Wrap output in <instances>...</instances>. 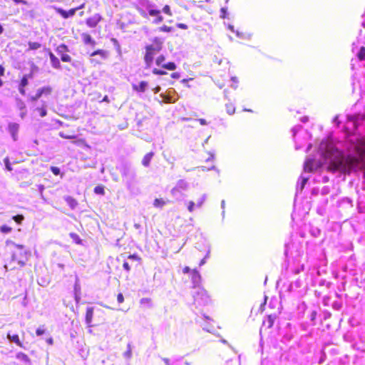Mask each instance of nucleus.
<instances>
[{
  "label": "nucleus",
  "mask_w": 365,
  "mask_h": 365,
  "mask_svg": "<svg viewBox=\"0 0 365 365\" xmlns=\"http://www.w3.org/2000/svg\"><path fill=\"white\" fill-rule=\"evenodd\" d=\"M13 219L15 222H16L17 223L20 224L23 220L24 219V216L21 215H17L16 216H14L13 217Z\"/></svg>",
  "instance_id": "a19ab883"
},
{
  "label": "nucleus",
  "mask_w": 365,
  "mask_h": 365,
  "mask_svg": "<svg viewBox=\"0 0 365 365\" xmlns=\"http://www.w3.org/2000/svg\"><path fill=\"white\" fill-rule=\"evenodd\" d=\"M96 55L101 56L102 58H106L107 57V52L103 50H98L91 53V56H95Z\"/></svg>",
  "instance_id": "bb28decb"
},
{
  "label": "nucleus",
  "mask_w": 365,
  "mask_h": 365,
  "mask_svg": "<svg viewBox=\"0 0 365 365\" xmlns=\"http://www.w3.org/2000/svg\"><path fill=\"white\" fill-rule=\"evenodd\" d=\"M196 205L195 204L194 202L192 201H190L188 202V205H187V210L190 212H192L194 211V208H195V206Z\"/></svg>",
  "instance_id": "49530a36"
},
{
  "label": "nucleus",
  "mask_w": 365,
  "mask_h": 365,
  "mask_svg": "<svg viewBox=\"0 0 365 365\" xmlns=\"http://www.w3.org/2000/svg\"><path fill=\"white\" fill-rule=\"evenodd\" d=\"M152 72H153V74H155V75H165V74H167L166 71H165L163 70H160V69H158V68H153Z\"/></svg>",
  "instance_id": "58836bf2"
},
{
  "label": "nucleus",
  "mask_w": 365,
  "mask_h": 365,
  "mask_svg": "<svg viewBox=\"0 0 365 365\" xmlns=\"http://www.w3.org/2000/svg\"><path fill=\"white\" fill-rule=\"evenodd\" d=\"M61 58L63 62H70L71 61V56L68 54L62 53L61 56Z\"/></svg>",
  "instance_id": "ea45409f"
},
{
  "label": "nucleus",
  "mask_w": 365,
  "mask_h": 365,
  "mask_svg": "<svg viewBox=\"0 0 365 365\" xmlns=\"http://www.w3.org/2000/svg\"><path fill=\"white\" fill-rule=\"evenodd\" d=\"M117 300L118 303H122L124 301V297L122 294H118L117 297Z\"/></svg>",
  "instance_id": "052dcab7"
},
{
  "label": "nucleus",
  "mask_w": 365,
  "mask_h": 365,
  "mask_svg": "<svg viewBox=\"0 0 365 365\" xmlns=\"http://www.w3.org/2000/svg\"><path fill=\"white\" fill-rule=\"evenodd\" d=\"M138 11L141 16H143V18H148V12L147 13L145 9L139 8L138 9Z\"/></svg>",
  "instance_id": "09e8293b"
},
{
  "label": "nucleus",
  "mask_w": 365,
  "mask_h": 365,
  "mask_svg": "<svg viewBox=\"0 0 365 365\" xmlns=\"http://www.w3.org/2000/svg\"><path fill=\"white\" fill-rule=\"evenodd\" d=\"M36 110L39 111L40 115L41 117H44L47 114L46 110L43 106L41 108H37Z\"/></svg>",
  "instance_id": "de8ad7c7"
},
{
  "label": "nucleus",
  "mask_w": 365,
  "mask_h": 365,
  "mask_svg": "<svg viewBox=\"0 0 365 365\" xmlns=\"http://www.w3.org/2000/svg\"><path fill=\"white\" fill-rule=\"evenodd\" d=\"M154 156V153L153 152H150L148 153H147L143 158L142 160V165L144 166V167H149L150 164V162L153 159Z\"/></svg>",
  "instance_id": "f3484780"
},
{
  "label": "nucleus",
  "mask_w": 365,
  "mask_h": 365,
  "mask_svg": "<svg viewBox=\"0 0 365 365\" xmlns=\"http://www.w3.org/2000/svg\"><path fill=\"white\" fill-rule=\"evenodd\" d=\"M162 68L169 71H174L176 68V65L173 62H170L162 65Z\"/></svg>",
  "instance_id": "393cba45"
},
{
  "label": "nucleus",
  "mask_w": 365,
  "mask_h": 365,
  "mask_svg": "<svg viewBox=\"0 0 365 365\" xmlns=\"http://www.w3.org/2000/svg\"><path fill=\"white\" fill-rule=\"evenodd\" d=\"M300 129H302L301 125H297V126L294 127L292 130V131L293 133V136H295L297 132H298Z\"/></svg>",
  "instance_id": "5fc2aeb1"
},
{
  "label": "nucleus",
  "mask_w": 365,
  "mask_h": 365,
  "mask_svg": "<svg viewBox=\"0 0 365 365\" xmlns=\"http://www.w3.org/2000/svg\"><path fill=\"white\" fill-rule=\"evenodd\" d=\"M93 316V308L87 307L86 314V322L88 326H91L92 319Z\"/></svg>",
  "instance_id": "412c9836"
},
{
  "label": "nucleus",
  "mask_w": 365,
  "mask_h": 365,
  "mask_svg": "<svg viewBox=\"0 0 365 365\" xmlns=\"http://www.w3.org/2000/svg\"><path fill=\"white\" fill-rule=\"evenodd\" d=\"M94 192L97 195H103L105 194V191H104V187L102 186V185H98V186H96L95 188H94Z\"/></svg>",
  "instance_id": "c85d7f7f"
},
{
  "label": "nucleus",
  "mask_w": 365,
  "mask_h": 365,
  "mask_svg": "<svg viewBox=\"0 0 365 365\" xmlns=\"http://www.w3.org/2000/svg\"><path fill=\"white\" fill-rule=\"evenodd\" d=\"M300 179H301V182H298L297 185V194L300 191L302 192L307 183V182L309 180V177H306L303 175H301L300 177Z\"/></svg>",
  "instance_id": "ddd939ff"
},
{
  "label": "nucleus",
  "mask_w": 365,
  "mask_h": 365,
  "mask_svg": "<svg viewBox=\"0 0 365 365\" xmlns=\"http://www.w3.org/2000/svg\"><path fill=\"white\" fill-rule=\"evenodd\" d=\"M81 38L85 44H89L92 46H94L96 44V41L88 34L83 33L81 34Z\"/></svg>",
  "instance_id": "6ab92c4d"
},
{
  "label": "nucleus",
  "mask_w": 365,
  "mask_h": 365,
  "mask_svg": "<svg viewBox=\"0 0 365 365\" xmlns=\"http://www.w3.org/2000/svg\"><path fill=\"white\" fill-rule=\"evenodd\" d=\"M148 82L146 81H141L139 85H133V89L138 92L143 93L145 91V90L148 88Z\"/></svg>",
  "instance_id": "2eb2a0df"
},
{
  "label": "nucleus",
  "mask_w": 365,
  "mask_h": 365,
  "mask_svg": "<svg viewBox=\"0 0 365 365\" xmlns=\"http://www.w3.org/2000/svg\"><path fill=\"white\" fill-rule=\"evenodd\" d=\"M267 322H268V327H271L273 325L274 320L271 316H269Z\"/></svg>",
  "instance_id": "680f3d73"
},
{
  "label": "nucleus",
  "mask_w": 365,
  "mask_h": 365,
  "mask_svg": "<svg viewBox=\"0 0 365 365\" xmlns=\"http://www.w3.org/2000/svg\"><path fill=\"white\" fill-rule=\"evenodd\" d=\"M165 56L163 55H160L156 58L155 63L157 66L162 67V65L164 64L163 62L165 61Z\"/></svg>",
  "instance_id": "473e14b6"
},
{
  "label": "nucleus",
  "mask_w": 365,
  "mask_h": 365,
  "mask_svg": "<svg viewBox=\"0 0 365 365\" xmlns=\"http://www.w3.org/2000/svg\"><path fill=\"white\" fill-rule=\"evenodd\" d=\"M348 120L353 123L355 128L365 121V114H356L354 115H348Z\"/></svg>",
  "instance_id": "6e6552de"
},
{
  "label": "nucleus",
  "mask_w": 365,
  "mask_h": 365,
  "mask_svg": "<svg viewBox=\"0 0 365 365\" xmlns=\"http://www.w3.org/2000/svg\"><path fill=\"white\" fill-rule=\"evenodd\" d=\"M201 280H202V277H201V275L199 273V272L195 269H192V271H191V282L192 283L193 288H195L196 289L198 287H201L200 286V283H201Z\"/></svg>",
  "instance_id": "1a4fd4ad"
},
{
  "label": "nucleus",
  "mask_w": 365,
  "mask_h": 365,
  "mask_svg": "<svg viewBox=\"0 0 365 365\" xmlns=\"http://www.w3.org/2000/svg\"><path fill=\"white\" fill-rule=\"evenodd\" d=\"M41 47V44L38 42H29V49L30 50H37Z\"/></svg>",
  "instance_id": "c756f323"
},
{
  "label": "nucleus",
  "mask_w": 365,
  "mask_h": 365,
  "mask_svg": "<svg viewBox=\"0 0 365 365\" xmlns=\"http://www.w3.org/2000/svg\"><path fill=\"white\" fill-rule=\"evenodd\" d=\"M358 58L360 61L365 59V47H361L357 54Z\"/></svg>",
  "instance_id": "2f4dec72"
},
{
  "label": "nucleus",
  "mask_w": 365,
  "mask_h": 365,
  "mask_svg": "<svg viewBox=\"0 0 365 365\" xmlns=\"http://www.w3.org/2000/svg\"><path fill=\"white\" fill-rule=\"evenodd\" d=\"M123 267L124 269H125L127 272H129L130 270V267L128 262H124Z\"/></svg>",
  "instance_id": "bf43d9fd"
},
{
  "label": "nucleus",
  "mask_w": 365,
  "mask_h": 365,
  "mask_svg": "<svg viewBox=\"0 0 365 365\" xmlns=\"http://www.w3.org/2000/svg\"><path fill=\"white\" fill-rule=\"evenodd\" d=\"M74 292L75 293H81V287H80L78 279H76L75 285H74Z\"/></svg>",
  "instance_id": "8fccbe9b"
},
{
  "label": "nucleus",
  "mask_w": 365,
  "mask_h": 365,
  "mask_svg": "<svg viewBox=\"0 0 365 365\" xmlns=\"http://www.w3.org/2000/svg\"><path fill=\"white\" fill-rule=\"evenodd\" d=\"M32 75L31 73L29 75H24L21 81L20 86L21 87H25L29 83V78H31Z\"/></svg>",
  "instance_id": "b1692460"
},
{
  "label": "nucleus",
  "mask_w": 365,
  "mask_h": 365,
  "mask_svg": "<svg viewBox=\"0 0 365 365\" xmlns=\"http://www.w3.org/2000/svg\"><path fill=\"white\" fill-rule=\"evenodd\" d=\"M226 111L229 115H232L235 111V108L232 104H226Z\"/></svg>",
  "instance_id": "72a5a7b5"
},
{
  "label": "nucleus",
  "mask_w": 365,
  "mask_h": 365,
  "mask_svg": "<svg viewBox=\"0 0 365 365\" xmlns=\"http://www.w3.org/2000/svg\"><path fill=\"white\" fill-rule=\"evenodd\" d=\"M16 357L17 359L23 361L27 365H30L31 361L29 357L24 353L19 352L16 354Z\"/></svg>",
  "instance_id": "aec40b11"
},
{
  "label": "nucleus",
  "mask_w": 365,
  "mask_h": 365,
  "mask_svg": "<svg viewBox=\"0 0 365 365\" xmlns=\"http://www.w3.org/2000/svg\"><path fill=\"white\" fill-rule=\"evenodd\" d=\"M188 189V183L185 180H179L175 186L171 190L172 195L177 200L182 197V191Z\"/></svg>",
  "instance_id": "39448f33"
},
{
  "label": "nucleus",
  "mask_w": 365,
  "mask_h": 365,
  "mask_svg": "<svg viewBox=\"0 0 365 365\" xmlns=\"http://www.w3.org/2000/svg\"><path fill=\"white\" fill-rule=\"evenodd\" d=\"M7 338L10 341L15 343L16 345L21 347L23 346L21 342L19 340V337L17 334L11 335L10 333H9L7 334Z\"/></svg>",
  "instance_id": "5701e85b"
},
{
  "label": "nucleus",
  "mask_w": 365,
  "mask_h": 365,
  "mask_svg": "<svg viewBox=\"0 0 365 365\" xmlns=\"http://www.w3.org/2000/svg\"><path fill=\"white\" fill-rule=\"evenodd\" d=\"M171 92H175L174 90L173 91H169V93L168 94H164V93H161L160 95V96L163 98V101L166 103H174L175 101V99H173V97L171 96L170 95V93Z\"/></svg>",
  "instance_id": "4be33fe9"
},
{
  "label": "nucleus",
  "mask_w": 365,
  "mask_h": 365,
  "mask_svg": "<svg viewBox=\"0 0 365 365\" xmlns=\"http://www.w3.org/2000/svg\"><path fill=\"white\" fill-rule=\"evenodd\" d=\"M176 26L178 28L181 29H187V26L182 23H178L176 24Z\"/></svg>",
  "instance_id": "4d7b16f0"
},
{
  "label": "nucleus",
  "mask_w": 365,
  "mask_h": 365,
  "mask_svg": "<svg viewBox=\"0 0 365 365\" xmlns=\"http://www.w3.org/2000/svg\"><path fill=\"white\" fill-rule=\"evenodd\" d=\"M68 51V47L67 46L64 45V44H61L60 45L58 48H57V51L58 53H63L64 51Z\"/></svg>",
  "instance_id": "a18cd8bd"
},
{
  "label": "nucleus",
  "mask_w": 365,
  "mask_h": 365,
  "mask_svg": "<svg viewBox=\"0 0 365 365\" xmlns=\"http://www.w3.org/2000/svg\"><path fill=\"white\" fill-rule=\"evenodd\" d=\"M163 12H164L165 14H168V16H172L173 14L171 12V10H170V7L168 6V5H165L163 8Z\"/></svg>",
  "instance_id": "79ce46f5"
},
{
  "label": "nucleus",
  "mask_w": 365,
  "mask_h": 365,
  "mask_svg": "<svg viewBox=\"0 0 365 365\" xmlns=\"http://www.w3.org/2000/svg\"><path fill=\"white\" fill-rule=\"evenodd\" d=\"M236 35L237 37L244 39H250L251 38V36L250 34H246L238 31H236Z\"/></svg>",
  "instance_id": "f704fd0d"
},
{
  "label": "nucleus",
  "mask_w": 365,
  "mask_h": 365,
  "mask_svg": "<svg viewBox=\"0 0 365 365\" xmlns=\"http://www.w3.org/2000/svg\"><path fill=\"white\" fill-rule=\"evenodd\" d=\"M163 44V40L162 38L154 37L152 39V43L145 46L144 61L146 68H150L153 62L154 56L161 51Z\"/></svg>",
  "instance_id": "f257e3e1"
},
{
  "label": "nucleus",
  "mask_w": 365,
  "mask_h": 365,
  "mask_svg": "<svg viewBox=\"0 0 365 365\" xmlns=\"http://www.w3.org/2000/svg\"><path fill=\"white\" fill-rule=\"evenodd\" d=\"M321 166L320 163L316 161L314 159L308 158L304 164V171L305 173H311L317 170Z\"/></svg>",
  "instance_id": "0eeeda50"
},
{
  "label": "nucleus",
  "mask_w": 365,
  "mask_h": 365,
  "mask_svg": "<svg viewBox=\"0 0 365 365\" xmlns=\"http://www.w3.org/2000/svg\"><path fill=\"white\" fill-rule=\"evenodd\" d=\"M165 205V202L162 199H155L153 205L156 207H161Z\"/></svg>",
  "instance_id": "c9c22d12"
},
{
  "label": "nucleus",
  "mask_w": 365,
  "mask_h": 365,
  "mask_svg": "<svg viewBox=\"0 0 365 365\" xmlns=\"http://www.w3.org/2000/svg\"><path fill=\"white\" fill-rule=\"evenodd\" d=\"M221 17L225 19L226 18V14H227V9L226 8H222L221 10Z\"/></svg>",
  "instance_id": "13d9d810"
},
{
  "label": "nucleus",
  "mask_w": 365,
  "mask_h": 365,
  "mask_svg": "<svg viewBox=\"0 0 365 365\" xmlns=\"http://www.w3.org/2000/svg\"><path fill=\"white\" fill-rule=\"evenodd\" d=\"M36 333L37 336H41L45 333V329H43V327H40L36 329Z\"/></svg>",
  "instance_id": "864d4df0"
},
{
  "label": "nucleus",
  "mask_w": 365,
  "mask_h": 365,
  "mask_svg": "<svg viewBox=\"0 0 365 365\" xmlns=\"http://www.w3.org/2000/svg\"><path fill=\"white\" fill-rule=\"evenodd\" d=\"M160 14V11L158 9H156L155 8H153L150 11H148V14L151 16H157L158 14Z\"/></svg>",
  "instance_id": "4c0bfd02"
},
{
  "label": "nucleus",
  "mask_w": 365,
  "mask_h": 365,
  "mask_svg": "<svg viewBox=\"0 0 365 365\" xmlns=\"http://www.w3.org/2000/svg\"><path fill=\"white\" fill-rule=\"evenodd\" d=\"M120 174L128 189H130L135 178V172L130 163H125L120 169Z\"/></svg>",
  "instance_id": "7ed1b4c3"
},
{
  "label": "nucleus",
  "mask_w": 365,
  "mask_h": 365,
  "mask_svg": "<svg viewBox=\"0 0 365 365\" xmlns=\"http://www.w3.org/2000/svg\"><path fill=\"white\" fill-rule=\"evenodd\" d=\"M51 93V88L50 87H43L37 90L35 96L31 97V101H36L40 98L43 94L49 95Z\"/></svg>",
  "instance_id": "9d476101"
},
{
  "label": "nucleus",
  "mask_w": 365,
  "mask_h": 365,
  "mask_svg": "<svg viewBox=\"0 0 365 365\" xmlns=\"http://www.w3.org/2000/svg\"><path fill=\"white\" fill-rule=\"evenodd\" d=\"M9 132L10 133L12 139L16 141L18 139V132L19 130V125L16 123H10L9 124Z\"/></svg>",
  "instance_id": "9b49d317"
},
{
  "label": "nucleus",
  "mask_w": 365,
  "mask_h": 365,
  "mask_svg": "<svg viewBox=\"0 0 365 365\" xmlns=\"http://www.w3.org/2000/svg\"><path fill=\"white\" fill-rule=\"evenodd\" d=\"M163 21V17L160 14L155 17V19L153 21V23L155 24H158Z\"/></svg>",
  "instance_id": "c03bdc74"
},
{
  "label": "nucleus",
  "mask_w": 365,
  "mask_h": 365,
  "mask_svg": "<svg viewBox=\"0 0 365 365\" xmlns=\"http://www.w3.org/2000/svg\"><path fill=\"white\" fill-rule=\"evenodd\" d=\"M201 326L202 327L203 330L207 331L208 332L211 331V330L210 329V327L208 325H207V324H205V325L201 324Z\"/></svg>",
  "instance_id": "338daca9"
},
{
  "label": "nucleus",
  "mask_w": 365,
  "mask_h": 365,
  "mask_svg": "<svg viewBox=\"0 0 365 365\" xmlns=\"http://www.w3.org/2000/svg\"><path fill=\"white\" fill-rule=\"evenodd\" d=\"M206 198L207 195L205 194L202 195L201 197L197 200L196 207L200 208L202 206L205 201L206 200Z\"/></svg>",
  "instance_id": "7c9ffc66"
},
{
  "label": "nucleus",
  "mask_w": 365,
  "mask_h": 365,
  "mask_svg": "<svg viewBox=\"0 0 365 365\" xmlns=\"http://www.w3.org/2000/svg\"><path fill=\"white\" fill-rule=\"evenodd\" d=\"M81 293H75V300L76 303H78L81 299Z\"/></svg>",
  "instance_id": "69168bd1"
},
{
  "label": "nucleus",
  "mask_w": 365,
  "mask_h": 365,
  "mask_svg": "<svg viewBox=\"0 0 365 365\" xmlns=\"http://www.w3.org/2000/svg\"><path fill=\"white\" fill-rule=\"evenodd\" d=\"M324 145V146L327 148V143H322L321 144V147H320V148H319V149H320V150H322V155H326L329 152H328V150H323V148H322V146H323Z\"/></svg>",
  "instance_id": "6e6d98bb"
},
{
  "label": "nucleus",
  "mask_w": 365,
  "mask_h": 365,
  "mask_svg": "<svg viewBox=\"0 0 365 365\" xmlns=\"http://www.w3.org/2000/svg\"><path fill=\"white\" fill-rule=\"evenodd\" d=\"M4 163H5V166H6V168L9 170V171H11L12 170V168L11 166V164H10V162H9V160L8 158H6L4 159Z\"/></svg>",
  "instance_id": "3c124183"
},
{
  "label": "nucleus",
  "mask_w": 365,
  "mask_h": 365,
  "mask_svg": "<svg viewBox=\"0 0 365 365\" xmlns=\"http://www.w3.org/2000/svg\"><path fill=\"white\" fill-rule=\"evenodd\" d=\"M50 170L55 175H58L61 173L60 169L57 167L51 166Z\"/></svg>",
  "instance_id": "37998d69"
},
{
  "label": "nucleus",
  "mask_w": 365,
  "mask_h": 365,
  "mask_svg": "<svg viewBox=\"0 0 365 365\" xmlns=\"http://www.w3.org/2000/svg\"><path fill=\"white\" fill-rule=\"evenodd\" d=\"M191 269L189 267H185L183 269H182V273L183 274H188V273H191Z\"/></svg>",
  "instance_id": "0e129e2a"
},
{
  "label": "nucleus",
  "mask_w": 365,
  "mask_h": 365,
  "mask_svg": "<svg viewBox=\"0 0 365 365\" xmlns=\"http://www.w3.org/2000/svg\"><path fill=\"white\" fill-rule=\"evenodd\" d=\"M195 120L199 121L202 125H205L207 124L206 120L203 118L196 119Z\"/></svg>",
  "instance_id": "e2e57ef3"
},
{
  "label": "nucleus",
  "mask_w": 365,
  "mask_h": 365,
  "mask_svg": "<svg viewBox=\"0 0 365 365\" xmlns=\"http://www.w3.org/2000/svg\"><path fill=\"white\" fill-rule=\"evenodd\" d=\"M76 11H77V9H71L68 11H66L63 9H57L58 14H59L64 19H68V18H70V17L74 16Z\"/></svg>",
  "instance_id": "f8f14e48"
},
{
  "label": "nucleus",
  "mask_w": 365,
  "mask_h": 365,
  "mask_svg": "<svg viewBox=\"0 0 365 365\" xmlns=\"http://www.w3.org/2000/svg\"><path fill=\"white\" fill-rule=\"evenodd\" d=\"M158 30L162 32H171L173 31V29L172 27L163 25V26L160 27Z\"/></svg>",
  "instance_id": "e433bc0d"
},
{
  "label": "nucleus",
  "mask_w": 365,
  "mask_h": 365,
  "mask_svg": "<svg viewBox=\"0 0 365 365\" xmlns=\"http://www.w3.org/2000/svg\"><path fill=\"white\" fill-rule=\"evenodd\" d=\"M163 361L165 363L166 365H171L170 360L168 358H163Z\"/></svg>",
  "instance_id": "774afa93"
},
{
  "label": "nucleus",
  "mask_w": 365,
  "mask_h": 365,
  "mask_svg": "<svg viewBox=\"0 0 365 365\" xmlns=\"http://www.w3.org/2000/svg\"><path fill=\"white\" fill-rule=\"evenodd\" d=\"M98 24V20H96V19L94 18H89L87 19L86 21V24L91 27V28H93L95 27Z\"/></svg>",
  "instance_id": "cd10ccee"
},
{
  "label": "nucleus",
  "mask_w": 365,
  "mask_h": 365,
  "mask_svg": "<svg viewBox=\"0 0 365 365\" xmlns=\"http://www.w3.org/2000/svg\"><path fill=\"white\" fill-rule=\"evenodd\" d=\"M15 246L20 250L19 255L21 257L19 258L17 257V254L14 253L13 256H12L13 260H16L18 264L21 267H23L26 264V261L27 260V258H28L27 256H28V255H29V252H28L26 250H24L23 245H15Z\"/></svg>",
  "instance_id": "423d86ee"
},
{
  "label": "nucleus",
  "mask_w": 365,
  "mask_h": 365,
  "mask_svg": "<svg viewBox=\"0 0 365 365\" xmlns=\"http://www.w3.org/2000/svg\"><path fill=\"white\" fill-rule=\"evenodd\" d=\"M1 231L3 233H9L11 231V228L6 225H4L1 227Z\"/></svg>",
  "instance_id": "603ef678"
},
{
  "label": "nucleus",
  "mask_w": 365,
  "mask_h": 365,
  "mask_svg": "<svg viewBox=\"0 0 365 365\" xmlns=\"http://www.w3.org/2000/svg\"><path fill=\"white\" fill-rule=\"evenodd\" d=\"M193 300L196 308L206 306L210 302L207 292L202 287H198L193 292Z\"/></svg>",
  "instance_id": "20e7f679"
},
{
  "label": "nucleus",
  "mask_w": 365,
  "mask_h": 365,
  "mask_svg": "<svg viewBox=\"0 0 365 365\" xmlns=\"http://www.w3.org/2000/svg\"><path fill=\"white\" fill-rule=\"evenodd\" d=\"M69 235H70V237L73 240V241L75 242L76 244H78V245L81 244V240L80 237L78 236V235H77L76 233H74V232H71L69 234Z\"/></svg>",
  "instance_id": "a878e982"
},
{
  "label": "nucleus",
  "mask_w": 365,
  "mask_h": 365,
  "mask_svg": "<svg viewBox=\"0 0 365 365\" xmlns=\"http://www.w3.org/2000/svg\"><path fill=\"white\" fill-rule=\"evenodd\" d=\"M49 58H50L51 66L53 68H57V69L61 68V63H60L59 59L56 56H55V55L53 53L50 52Z\"/></svg>",
  "instance_id": "a211bd4d"
},
{
  "label": "nucleus",
  "mask_w": 365,
  "mask_h": 365,
  "mask_svg": "<svg viewBox=\"0 0 365 365\" xmlns=\"http://www.w3.org/2000/svg\"><path fill=\"white\" fill-rule=\"evenodd\" d=\"M350 155L353 158L365 160V137L357 138L356 142L351 143Z\"/></svg>",
  "instance_id": "f03ea898"
},
{
  "label": "nucleus",
  "mask_w": 365,
  "mask_h": 365,
  "mask_svg": "<svg viewBox=\"0 0 365 365\" xmlns=\"http://www.w3.org/2000/svg\"><path fill=\"white\" fill-rule=\"evenodd\" d=\"M140 4L148 12L155 8V4L149 0H140Z\"/></svg>",
  "instance_id": "dca6fc26"
},
{
  "label": "nucleus",
  "mask_w": 365,
  "mask_h": 365,
  "mask_svg": "<svg viewBox=\"0 0 365 365\" xmlns=\"http://www.w3.org/2000/svg\"><path fill=\"white\" fill-rule=\"evenodd\" d=\"M300 179H301V182H298L297 185V194L300 191L302 192L307 183V182L309 180V177H306L303 175H301L300 177Z\"/></svg>",
  "instance_id": "4468645a"
}]
</instances>
